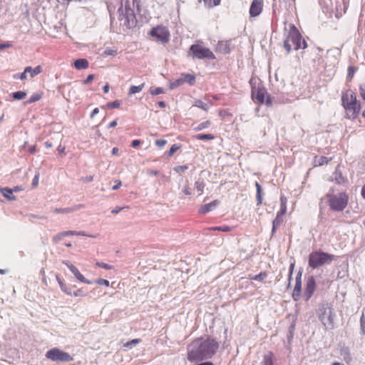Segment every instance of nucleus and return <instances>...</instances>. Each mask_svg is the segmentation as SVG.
<instances>
[{
	"instance_id": "f257e3e1",
	"label": "nucleus",
	"mask_w": 365,
	"mask_h": 365,
	"mask_svg": "<svg viewBox=\"0 0 365 365\" xmlns=\"http://www.w3.org/2000/svg\"><path fill=\"white\" fill-rule=\"evenodd\" d=\"M220 341L211 336L199 337L187 346V359L198 362L212 359L217 352Z\"/></svg>"
},
{
	"instance_id": "f03ea898",
	"label": "nucleus",
	"mask_w": 365,
	"mask_h": 365,
	"mask_svg": "<svg viewBox=\"0 0 365 365\" xmlns=\"http://www.w3.org/2000/svg\"><path fill=\"white\" fill-rule=\"evenodd\" d=\"M135 8L140 11V0H120V6L117 10L118 19L120 21L119 32L128 31L137 26ZM116 32L118 33V31Z\"/></svg>"
},
{
	"instance_id": "7ed1b4c3",
	"label": "nucleus",
	"mask_w": 365,
	"mask_h": 365,
	"mask_svg": "<svg viewBox=\"0 0 365 365\" xmlns=\"http://www.w3.org/2000/svg\"><path fill=\"white\" fill-rule=\"evenodd\" d=\"M334 187H331L325 195L329 208L332 211L341 212L348 205L349 196L345 192L334 194Z\"/></svg>"
},
{
	"instance_id": "20e7f679",
	"label": "nucleus",
	"mask_w": 365,
	"mask_h": 365,
	"mask_svg": "<svg viewBox=\"0 0 365 365\" xmlns=\"http://www.w3.org/2000/svg\"><path fill=\"white\" fill-rule=\"evenodd\" d=\"M342 105L346 110L347 118L354 119L359 115L361 106L357 103L356 94L351 90H348L346 93L341 96Z\"/></svg>"
},
{
	"instance_id": "39448f33",
	"label": "nucleus",
	"mask_w": 365,
	"mask_h": 365,
	"mask_svg": "<svg viewBox=\"0 0 365 365\" xmlns=\"http://www.w3.org/2000/svg\"><path fill=\"white\" fill-rule=\"evenodd\" d=\"M336 256L322 250L312 251L308 257V266L312 269H319L325 264H331Z\"/></svg>"
},
{
	"instance_id": "423d86ee",
	"label": "nucleus",
	"mask_w": 365,
	"mask_h": 365,
	"mask_svg": "<svg viewBox=\"0 0 365 365\" xmlns=\"http://www.w3.org/2000/svg\"><path fill=\"white\" fill-rule=\"evenodd\" d=\"M319 319L326 329L334 328L335 312L331 304L326 303L319 306L317 312Z\"/></svg>"
},
{
	"instance_id": "0eeeda50",
	"label": "nucleus",
	"mask_w": 365,
	"mask_h": 365,
	"mask_svg": "<svg viewBox=\"0 0 365 365\" xmlns=\"http://www.w3.org/2000/svg\"><path fill=\"white\" fill-rule=\"evenodd\" d=\"M189 50L192 53V58L208 60H215L216 58L215 54L210 48L197 43L191 45Z\"/></svg>"
},
{
	"instance_id": "6e6552de",
	"label": "nucleus",
	"mask_w": 365,
	"mask_h": 365,
	"mask_svg": "<svg viewBox=\"0 0 365 365\" xmlns=\"http://www.w3.org/2000/svg\"><path fill=\"white\" fill-rule=\"evenodd\" d=\"M252 97L259 103H265L267 106L272 105V97L267 93L266 88L261 84H259L257 87H252Z\"/></svg>"
},
{
	"instance_id": "1a4fd4ad",
	"label": "nucleus",
	"mask_w": 365,
	"mask_h": 365,
	"mask_svg": "<svg viewBox=\"0 0 365 365\" xmlns=\"http://www.w3.org/2000/svg\"><path fill=\"white\" fill-rule=\"evenodd\" d=\"M149 35L162 44H165L170 41V31L166 26L163 25H158L152 28L149 31Z\"/></svg>"
},
{
	"instance_id": "9d476101",
	"label": "nucleus",
	"mask_w": 365,
	"mask_h": 365,
	"mask_svg": "<svg viewBox=\"0 0 365 365\" xmlns=\"http://www.w3.org/2000/svg\"><path fill=\"white\" fill-rule=\"evenodd\" d=\"M287 38L292 43L294 46V50L296 51L300 48L304 49L307 47V42L304 39H302V34L294 25L290 26V30Z\"/></svg>"
},
{
	"instance_id": "9b49d317",
	"label": "nucleus",
	"mask_w": 365,
	"mask_h": 365,
	"mask_svg": "<svg viewBox=\"0 0 365 365\" xmlns=\"http://www.w3.org/2000/svg\"><path fill=\"white\" fill-rule=\"evenodd\" d=\"M46 357L56 362H69L73 360L71 355L56 347L48 350L46 354Z\"/></svg>"
},
{
	"instance_id": "f8f14e48",
	"label": "nucleus",
	"mask_w": 365,
	"mask_h": 365,
	"mask_svg": "<svg viewBox=\"0 0 365 365\" xmlns=\"http://www.w3.org/2000/svg\"><path fill=\"white\" fill-rule=\"evenodd\" d=\"M316 289V281L313 276H309L306 282L305 289L303 297L306 302L309 301L312 297Z\"/></svg>"
},
{
	"instance_id": "ddd939ff",
	"label": "nucleus",
	"mask_w": 365,
	"mask_h": 365,
	"mask_svg": "<svg viewBox=\"0 0 365 365\" xmlns=\"http://www.w3.org/2000/svg\"><path fill=\"white\" fill-rule=\"evenodd\" d=\"M302 272V268H300L295 277V285L292 293V299L295 302L299 301L301 297Z\"/></svg>"
},
{
	"instance_id": "4468645a",
	"label": "nucleus",
	"mask_w": 365,
	"mask_h": 365,
	"mask_svg": "<svg viewBox=\"0 0 365 365\" xmlns=\"http://www.w3.org/2000/svg\"><path fill=\"white\" fill-rule=\"evenodd\" d=\"M234 48L232 40L220 41L216 46V51L222 54H229Z\"/></svg>"
},
{
	"instance_id": "2eb2a0df",
	"label": "nucleus",
	"mask_w": 365,
	"mask_h": 365,
	"mask_svg": "<svg viewBox=\"0 0 365 365\" xmlns=\"http://www.w3.org/2000/svg\"><path fill=\"white\" fill-rule=\"evenodd\" d=\"M263 8L262 0H253L250 7V15L251 17H256L259 16Z\"/></svg>"
},
{
	"instance_id": "dca6fc26",
	"label": "nucleus",
	"mask_w": 365,
	"mask_h": 365,
	"mask_svg": "<svg viewBox=\"0 0 365 365\" xmlns=\"http://www.w3.org/2000/svg\"><path fill=\"white\" fill-rule=\"evenodd\" d=\"M331 181L335 182L338 185H344L348 182L347 178L343 176L339 165L332 173Z\"/></svg>"
},
{
	"instance_id": "f3484780",
	"label": "nucleus",
	"mask_w": 365,
	"mask_h": 365,
	"mask_svg": "<svg viewBox=\"0 0 365 365\" xmlns=\"http://www.w3.org/2000/svg\"><path fill=\"white\" fill-rule=\"evenodd\" d=\"M220 200H215L210 203H207L203 205H201L198 210V212L201 215H205V214L208 213L209 212L215 210L217 207V206L220 204Z\"/></svg>"
},
{
	"instance_id": "a211bd4d",
	"label": "nucleus",
	"mask_w": 365,
	"mask_h": 365,
	"mask_svg": "<svg viewBox=\"0 0 365 365\" xmlns=\"http://www.w3.org/2000/svg\"><path fill=\"white\" fill-rule=\"evenodd\" d=\"M69 269L73 273V274L75 276V277L80 282L88 284H93V281L86 279L84 277V276L79 272V270L74 265L69 266Z\"/></svg>"
},
{
	"instance_id": "6ab92c4d",
	"label": "nucleus",
	"mask_w": 365,
	"mask_h": 365,
	"mask_svg": "<svg viewBox=\"0 0 365 365\" xmlns=\"http://www.w3.org/2000/svg\"><path fill=\"white\" fill-rule=\"evenodd\" d=\"M283 216L280 215V214L277 213L276 217L272 221V227L271 232V236L273 237L276 233L277 228L280 226V225L283 222Z\"/></svg>"
},
{
	"instance_id": "aec40b11",
	"label": "nucleus",
	"mask_w": 365,
	"mask_h": 365,
	"mask_svg": "<svg viewBox=\"0 0 365 365\" xmlns=\"http://www.w3.org/2000/svg\"><path fill=\"white\" fill-rule=\"evenodd\" d=\"M83 207V205H75L71 207L56 208V209H54L53 212L57 214H59V213L67 214V213H70V212L76 211Z\"/></svg>"
},
{
	"instance_id": "412c9836",
	"label": "nucleus",
	"mask_w": 365,
	"mask_h": 365,
	"mask_svg": "<svg viewBox=\"0 0 365 365\" xmlns=\"http://www.w3.org/2000/svg\"><path fill=\"white\" fill-rule=\"evenodd\" d=\"M74 67L78 70L86 69L88 67V61L86 58H78L73 63Z\"/></svg>"
},
{
	"instance_id": "4be33fe9",
	"label": "nucleus",
	"mask_w": 365,
	"mask_h": 365,
	"mask_svg": "<svg viewBox=\"0 0 365 365\" xmlns=\"http://www.w3.org/2000/svg\"><path fill=\"white\" fill-rule=\"evenodd\" d=\"M0 192L8 200H15L16 197L13 195L14 190L9 187L0 188Z\"/></svg>"
},
{
	"instance_id": "5701e85b",
	"label": "nucleus",
	"mask_w": 365,
	"mask_h": 365,
	"mask_svg": "<svg viewBox=\"0 0 365 365\" xmlns=\"http://www.w3.org/2000/svg\"><path fill=\"white\" fill-rule=\"evenodd\" d=\"M25 71L26 73H29L31 78L37 76L40 73L42 72V67L41 66H37L34 68L31 66H27L25 68Z\"/></svg>"
},
{
	"instance_id": "b1692460",
	"label": "nucleus",
	"mask_w": 365,
	"mask_h": 365,
	"mask_svg": "<svg viewBox=\"0 0 365 365\" xmlns=\"http://www.w3.org/2000/svg\"><path fill=\"white\" fill-rule=\"evenodd\" d=\"M255 187L257 189L256 200L257 205L259 206L262 203V188L258 182H255Z\"/></svg>"
},
{
	"instance_id": "393cba45",
	"label": "nucleus",
	"mask_w": 365,
	"mask_h": 365,
	"mask_svg": "<svg viewBox=\"0 0 365 365\" xmlns=\"http://www.w3.org/2000/svg\"><path fill=\"white\" fill-rule=\"evenodd\" d=\"M262 365H274V354L272 352H268L264 355Z\"/></svg>"
},
{
	"instance_id": "a878e982",
	"label": "nucleus",
	"mask_w": 365,
	"mask_h": 365,
	"mask_svg": "<svg viewBox=\"0 0 365 365\" xmlns=\"http://www.w3.org/2000/svg\"><path fill=\"white\" fill-rule=\"evenodd\" d=\"M205 187V180L202 178H199L195 182V188L199 192V195H201L203 193L204 188Z\"/></svg>"
},
{
	"instance_id": "bb28decb",
	"label": "nucleus",
	"mask_w": 365,
	"mask_h": 365,
	"mask_svg": "<svg viewBox=\"0 0 365 365\" xmlns=\"http://www.w3.org/2000/svg\"><path fill=\"white\" fill-rule=\"evenodd\" d=\"M331 160V158H328L325 156H316L314 158L315 166H322L325 164H327L329 161Z\"/></svg>"
},
{
	"instance_id": "cd10ccee",
	"label": "nucleus",
	"mask_w": 365,
	"mask_h": 365,
	"mask_svg": "<svg viewBox=\"0 0 365 365\" xmlns=\"http://www.w3.org/2000/svg\"><path fill=\"white\" fill-rule=\"evenodd\" d=\"M184 83H187L190 86H193L195 83V76L190 73H182Z\"/></svg>"
},
{
	"instance_id": "c85d7f7f",
	"label": "nucleus",
	"mask_w": 365,
	"mask_h": 365,
	"mask_svg": "<svg viewBox=\"0 0 365 365\" xmlns=\"http://www.w3.org/2000/svg\"><path fill=\"white\" fill-rule=\"evenodd\" d=\"M209 230L212 231H220V232H228L232 230V227L227 225H222V226H216V227H211L207 228Z\"/></svg>"
},
{
	"instance_id": "c756f323",
	"label": "nucleus",
	"mask_w": 365,
	"mask_h": 365,
	"mask_svg": "<svg viewBox=\"0 0 365 365\" xmlns=\"http://www.w3.org/2000/svg\"><path fill=\"white\" fill-rule=\"evenodd\" d=\"M267 277V274L266 272H261L259 274L255 275V276H250V279L258 281L261 282H264L265 278Z\"/></svg>"
},
{
	"instance_id": "7c9ffc66",
	"label": "nucleus",
	"mask_w": 365,
	"mask_h": 365,
	"mask_svg": "<svg viewBox=\"0 0 365 365\" xmlns=\"http://www.w3.org/2000/svg\"><path fill=\"white\" fill-rule=\"evenodd\" d=\"M280 210L277 212V213L280 214V215H284L287 212V200L284 197H280Z\"/></svg>"
},
{
	"instance_id": "2f4dec72",
	"label": "nucleus",
	"mask_w": 365,
	"mask_h": 365,
	"mask_svg": "<svg viewBox=\"0 0 365 365\" xmlns=\"http://www.w3.org/2000/svg\"><path fill=\"white\" fill-rule=\"evenodd\" d=\"M145 83H142L139 86H131L129 88L128 94L133 95L137 93L140 92L144 88Z\"/></svg>"
},
{
	"instance_id": "473e14b6",
	"label": "nucleus",
	"mask_w": 365,
	"mask_h": 365,
	"mask_svg": "<svg viewBox=\"0 0 365 365\" xmlns=\"http://www.w3.org/2000/svg\"><path fill=\"white\" fill-rule=\"evenodd\" d=\"M215 138V135L212 134H197L195 135V138L199 140H213Z\"/></svg>"
},
{
	"instance_id": "72a5a7b5",
	"label": "nucleus",
	"mask_w": 365,
	"mask_h": 365,
	"mask_svg": "<svg viewBox=\"0 0 365 365\" xmlns=\"http://www.w3.org/2000/svg\"><path fill=\"white\" fill-rule=\"evenodd\" d=\"M184 84L183 78L181 76L180 78L176 79L173 82H171L170 84V89H175L178 87H180Z\"/></svg>"
},
{
	"instance_id": "f704fd0d",
	"label": "nucleus",
	"mask_w": 365,
	"mask_h": 365,
	"mask_svg": "<svg viewBox=\"0 0 365 365\" xmlns=\"http://www.w3.org/2000/svg\"><path fill=\"white\" fill-rule=\"evenodd\" d=\"M193 106L200 108L205 111H207L209 108V106L207 103L202 102L201 100L199 99L195 101Z\"/></svg>"
},
{
	"instance_id": "c9c22d12",
	"label": "nucleus",
	"mask_w": 365,
	"mask_h": 365,
	"mask_svg": "<svg viewBox=\"0 0 365 365\" xmlns=\"http://www.w3.org/2000/svg\"><path fill=\"white\" fill-rule=\"evenodd\" d=\"M210 125H211V122L210 120H206V121H204V122L198 124L197 126H195L193 128V130L195 131H200V130H202L203 129L208 128Z\"/></svg>"
},
{
	"instance_id": "e433bc0d",
	"label": "nucleus",
	"mask_w": 365,
	"mask_h": 365,
	"mask_svg": "<svg viewBox=\"0 0 365 365\" xmlns=\"http://www.w3.org/2000/svg\"><path fill=\"white\" fill-rule=\"evenodd\" d=\"M26 96V93L25 91H19L12 93V97L14 100H22Z\"/></svg>"
},
{
	"instance_id": "4c0bfd02",
	"label": "nucleus",
	"mask_w": 365,
	"mask_h": 365,
	"mask_svg": "<svg viewBox=\"0 0 365 365\" xmlns=\"http://www.w3.org/2000/svg\"><path fill=\"white\" fill-rule=\"evenodd\" d=\"M107 8H108V13H109V15L110 17V24H111V26L113 27V21L114 19L113 15L115 12V6L111 2H109L107 5Z\"/></svg>"
},
{
	"instance_id": "58836bf2",
	"label": "nucleus",
	"mask_w": 365,
	"mask_h": 365,
	"mask_svg": "<svg viewBox=\"0 0 365 365\" xmlns=\"http://www.w3.org/2000/svg\"><path fill=\"white\" fill-rule=\"evenodd\" d=\"M41 98V94L38 93H35L27 100L26 103L31 104L39 101Z\"/></svg>"
},
{
	"instance_id": "ea45409f",
	"label": "nucleus",
	"mask_w": 365,
	"mask_h": 365,
	"mask_svg": "<svg viewBox=\"0 0 365 365\" xmlns=\"http://www.w3.org/2000/svg\"><path fill=\"white\" fill-rule=\"evenodd\" d=\"M358 70V68L356 66H350L348 67V73L346 78L349 81H351L355 72Z\"/></svg>"
},
{
	"instance_id": "a19ab883",
	"label": "nucleus",
	"mask_w": 365,
	"mask_h": 365,
	"mask_svg": "<svg viewBox=\"0 0 365 365\" xmlns=\"http://www.w3.org/2000/svg\"><path fill=\"white\" fill-rule=\"evenodd\" d=\"M180 148V145H178V144H173L171 148H170V150L165 153V155L168 156V157H171L173 155V154L177 151Z\"/></svg>"
},
{
	"instance_id": "79ce46f5",
	"label": "nucleus",
	"mask_w": 365,
	"mask_h": 365,
	"mask_svg": "<svg viewBox=\"0 0 365 365\" xmlns=\"http://www.w3.org/2000/svg\"><path fill=\"white\" fill-rule=\"evenodd\" d=\"M120 104H121V101L115 100L113 102L108 103L106 105V107L110 109H113V108H118L120 106Z\"/></svg>"
},
{
	"instance_id": "37998d69",
	"label": "nucleus",
	"mask_w": 365,
	"mask_h": 365,
	"mask_svg": "<svg viewBox=\"0 0 365 365\" xmlns=\"http://www.w3.org/2000/svg\"><path fill=\"white\" fill-rule=\"evenodd\" d=\"M360 333L364 335L365 334V317L362 314L360 318Z\"/></svg>"
},
{
	"instance_id": "c03bdc74",
	"label": "nucleus",
	"mask_w": 365,
	"mask_h": 365,
	"mask_svg": "<svg viewBox=\"0 0 365 365\" xmlns=\"http://www.w3.org/2000/svg\"><path fill=\"white\" fill-rule=\"evenodd\" d=\"M140 342V339H134L130 341L126 342L124 344V346L128 347V348H132L133 346H135L136 344H139Z\"/></svg>"
},
{
	"instance_id": "a18cd8bd",
	"label": "nucleus",
	"mask_w": 365,
	"mask_h": 365,
	"mask_svg": "<svg viewBox=\"0 0 365 365\" xmlns=\"http://www.w3.org/2000/svg\"><path fill=\"white\" fill-rule=\"evenodd\" d=\"M283 47L287 51V54H289L292 49V45L287 38L284 41Z\"/></svg>"
},
{
	"instance_id": "49530a36",
	"label": "nucleus",
	"mask_w": 365,
	"mask_h": 365,
	"mask_svg": "<svg viewBox=\"0 0 365 365\" xmlns=\"http://www.w3.org/2000/svg\"><path fill=\"white\" fill-rule=\"evenodd\" d=\"M188 169V166L185 165H178L174 167L173 170L178 173H184L185 170Z\"/></svg>"
},
{
	"instance_id": "de8ad7c7",
	"label": "nucleus",
	"mask_w": 365,
	"mask_h": 365,
	"mask_svg": "<svg viewBox=\"0 0 365 365\" xmlns=\"http://www.w3.org/2000/svg\"><path fill=\"white\" fill-rule=\"evenodd\" d=\"M150 93L153 96H156V95H159V94H161V93H164L165 91H164V89L163 88L158 87V88H155L154 89H150Z\"/></svg>"
},
{
	"instance_id": "09e8293b",
	"label": "nucleus",
	"mask_w": 365,
	"mask_h": 365,
	"mask_svg": "<svg viewBox=\"0 0 365 365\" xmlns=\"http://www.w3.org/2000/svg\"><path fill=\"white\" fill-rule=\"evenodd\" d=\"M96 265L98 267H102L105 269H107V270H109V269H111L113 268V267L112 265H110L108 264H106V263H104V262H97L96 263Z\"/></svg>"
},
{
	"instance_id": "8fccbe9b",
	"label": "nucleus",
	"mask_w": 365,
	"mask_h": 365,
	"mask_svg": "<svg viewBox=\"0 0 365 365\" xmlns=\"http://www.w3.org/2000/svg\"><path fill=\"white\" fill-rule=\"evenodd\" d=\"M94 282L99 285H104L106 287L109 286V281L107 279H101V278L97 279L96 280L93 282V283H94Z\"/></svg>"
},
{
	"instance_id": "3c124183",
	"label": "nucleus",
	"mask_w": 365,
	"mask_h": 365,
	"mask_svg": "<svg viewBox=\"0 0 365 365\" xmlns=\"http://www.w3.org/2000/svg\"><path fill=\"white\" fill-rule=\"evenodd\" d=\"M117 50L113 48H106L105 51H103V54L105 56H115L117 54Z\"/></svg>"
},
{
	"instance_id": "603ef678",
	"label": "nucleus",
	"mask_w": 365,
	"mask_h": 365,
	"mask_svg": "<svg viewBox=\"0 0 365 365\" xmlns=\"http://www.w3.org/2000/svg\"><path fill=\"white\" fill-rule=\"evenodd\" d=\"M72 295L75 297H84L86 295V292L83 290V288L78 289L76 291L72 292Z\"/></svg>"
},
{
	"instance_id": "864d4df0",
	"label": "nucleus",
	"mask_w": 365,
	"mask_h": 365,
	"mask_svg": "<svg viewBox=\"0 0 365 365\" xmlns=\"http://www.w3.org/2000/svg\"><path fill=\"white\" fill-rule=\"evenodd\" d=\"M26 75H27V73H26V71L24 70V71L23 73H21L20 74L19 73H16V74H14L13 76V77H14V79L19 78L21 80H25L26 78V77H27Z\"/></svg>"
},
{
	"instance_id": "5fc2aeb1",
	"label": "nucleus",
	"mask_w": 365,
	"mask_h": 365,
	"mask_svg": "<svg viewBox=\"0 0 365 365\" xmlns=\"http://www.w3.org/2000/svg\"><path fill=\"white\" fill-rule=\"evenodd\" d=\"M155 144L159 148H163L167 144V140L164 139H158L155 140Z\"/></svg>"
},
{
	"instance_id": "6e6d98bb",
	"label": "nucleus",
	"mask_w": 365,
	"mask_h": 365,
	"mask_svg": "<svg viewBox=\"0 0 365 365\" xmlns=\"http://www.w3.org/2000/svg\"><path fill=\"white\" fill-rule=\"evenodd\" d=\"M73 287H68L66 284V286L64 287H63L61 289V290L66 293V294L68 295H70L71 296L72 295V289H73Z\"/></svg>"
},
{
	"instance_id": "4d7b16f0",
	"label": "nucleus",
	"mask_w": 365,
	"mask_h": 365,
	"mask_svg": "<svg viewBox=\"0 0 365 365\" xmlns=\"http://www.w3.org/2000/svg\"><path fill=\"white\" fill-rule=\"evenodd\" d=\"M38 180H39V174L38 173V174L35 175V176L34 177V178L32 180V183H31L32 187H36L38 185Z\"/></svg>"
},
{
	"instance_id": "13d9d810",
	"label": "nucleus",
	"mask_w": 365,
	"mask_h": 365,
	"mask_svg": "<svg viewBox=\"0 0 365 365\" xmlns=\"http://www.w3.org/2000/svg\"><path fill=\"white\" fill-rule=\"evenodd\" d=\"M359 91L361 98L365 101V83H362L360 85Z\"/></svg>"
},
{
	"instance_id": "bf43d9fd",
	"label": "nucleus",
	"mask_w": 365,
	"mask_h": 365,
	"mask_svg": "<svg viewBox=\"0 0 365 365\" xmlns=\"http://www.w3.org/2000/svg\"><path fill=\"white\" fill-rule=\"evenodd\" d=\"M182 192L186 195H191L192 194V189L187 185L184 187Z\"/></svg>"
},
{
	"instance_id": "052dcab7",
	"label": "nucleus",
	"mask_w": 365,
	"mask_h": 365,
	"mask_svg": "<svg viewBox=\"0 0 365 365\" xmlns=\"http://www.w3.org/2000/svg\"><path fill=\"white\" fill-rule=\"evenodd\" d=\"M63 237H64L63 235H61V232H59L53 237V241L54 243H58Z\"/></svg>"
},
{
	"instance_id": "680f3d73",
	"label": "nucleus",
	"mask_w": 365,
	"mask_h": 365,
	"mask_svg": "<svg viewBox=\"0 0 365 365\" xmlns=\"http://www.w3.org/2000/svg\"><path fill=\"white\" fill-rule=\"evenodd\" d=\"M127 208H128V207H127V206H124V207H116L115 208H114V209H113V210H111V212H112L113 214H118L120 211L123 210L127 209Z\"/></svg>"
},
{
	"instance_id": "e2e57ef3",
	"label": "nucleus",
	"mask_w": 365,
	"mask_h": 365,
	"mask_svg": "<svg viewBox=\"0 0 365 365\" xmlns=\"http://www.w3.org/2000/svg\"><path fill=\"white\" fill-rule=\"evenodd\" d=\"M94 79V75L93 74H90L87 76V78L83 81V83L84 84H88L90 83L91 82L93 81V80Z\"/></svg>"
},
{
	"instance_id": "0e129e2a",
	"label": "nucleus",
	"mask_w": 365,
	"mask_h": 365,
	"mask_svg": "<svg viewBox=\"0 0 365 365\" xmlns=\"http://www.w3.org/2000/svg\"><path fill=\"white\" fill-rule=\"evenodd\" d=\"M56 280L61 287V289L66 286V284L63 282V281L60 278L58 274L56 275Z\"/></svg>"
},
{
	"instance_id": "69168bd1",
	"label": "nucleus",
	"mask_w": 365,
	"mask_h": 365,
	"mask_svg": "<svg viewBox=\"0 0 365 365\" xmlns=\"http://www.w3.org/2000/svg\"><path fill=\"white\" fill-rule=\"evenodd\" d=\"M296 327V320H293L289 327L288 331L294 333Z\"/></svg>"
},
{
	"instance_id": "338daca9",
	"label": "nucleus",
	"mask_w": 365,
	"mask_h": 365,
	"mask_svg": "<svg viewBox=\"0 0 365 365\" xmlns=\"http://www.w3.org/2000/svg\"><path fill=\"white\" fill-rule=\"evenodd\" d=\"M294 333L288 331V333L287 334V341L289 344H290L292 341L293 338H294Z\"/></svg>"
},
{
	"instance_id": "774afa93",
	"label": "nucleus",
	"mask_w": 365,
	"mask_h": 365,
	"mask_svg": "<svg viewBox=\"0 0 365 365\" xmlns=\"http://www.w3.org/2000/svg\"><path fill=\"white\" fill-rule=\"evenodd\" d=\"M142 143L141 140H133L132 142H131V147L133 148H137L138 146H139L140 144Z\"/></svg>"
}]
</instances>
